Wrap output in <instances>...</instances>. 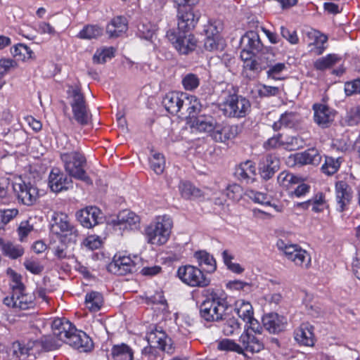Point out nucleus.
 <instances>
[{
	"instance_id": "1",
	"label": "nucleus",
	"mask_w": 360,
	"mask_h": 360,
	"mask_svg": "<svg viewBox=\"0 0 360 360\" xmlns=\"http://www.w3.org/2000/svg\"><path fill=\"white\" fill-rule=\"evenodd\" d=\"M205 299L200 305V315L207 321H215L222 319L228 308L226 294L222 290L207 289Z\"/></svg>"
},
{
	"instance_id": "2",
	"label": "nucleus",
	"mask_w": 360,
	"mask_h": 360,
	"mask_svg": "<svg viewBox=\"0 0 360 360\" xmlns=\"http://www.w3.org/2000/svg\"><path fill=\"white\" fill-rule=\"evenodd\" d=\"M172 228L173 220L170 216H156L144 229L145 240L149 245L162 246L169 240Z\"/></svg>"
},
{
	"instance_id": "3",
	"label": "nucleus",
	"mask_w": 360,
	"mask_h": 360,
	"mask_svg": "<svg viewBox=\"0 0 360 360\" xmlns=\"http://www.w3.org/2000/svg\"><path fill=\"white\" fill-rule=\"evenodd\" d=\"M63 342L57 338L53 334L51 336L45 337L41 342L29 341L26 344H22L19 342L13 344L14 354L19 357L22 356H34L39 354L42 349L46 350H54L59 348Z\"/></svg>"
},
{
	"instance_id": "4",
	"label": "nucleus",
	"mask_w": 360,
	"mask_h": 360,
	"mask_svg": "<svg viewBox=\"0 0 360 360\" xmlns=\"http://www.w3.org/2000/svg\"><path fill=\"white\" fill-rule=\"evenodd\" d=\"M60 159L64 164L66 172L72 177L81 180L86 184H92V181L86 174L84 167L86 158L78 151L61 153Z\"/></svg>"
},
{
	"instance_id": "5",
	"label": "nucleus",
	"mask_w": 360,
	"mask_h": 360,
	"mask_svg": "<svg viewBox=\"0 0 360 360\" xmlns=\"http://www.w3.org/2000/svg\"><path fill=\"white\" fill-rule=\"evenodd\" d=\"M278 250L285 258L292 262L296 266L307 269L310 267L311 259L310 254L297 244L286 243L283 240L276 243Z\"/></svg>"
},
{
	"instance_id": "6",
	"label": "nucleus",
	"mask_w": 360,
	"mask_h": 360,
	"mask_svg": "<svg viewBox=\"0 0 360 360\" xmlns=\"http://www.w3.org/2000/svg\"><path fill=\"white\" fill-rule=\"evenodd\" d=\"M251 109L248 99L237 94L229 95L221 104L224 114L232 117H245Z\"/></svg>"
},
{
	"instance_id": "7",
	"label": "nucleus",
	"mask_w": 360,
	"mask_h": 360,
	"mask_svg": "<svg viewBox=\"0 0 360 360\" xmlns=\"http://www.w3.org/2000/svg\"><path fill=\"white\" fill-rule=\"evenodd\" d=\"M67 93L70 99V105L75 119L82 125L86 124L90 116L80 88L78 86H70Z\"/></svg>"
},
{
	"instance_id": "8",
	"label": "nucleus",
	"mask_w": 360,
	"mask_h": 360,
	"mask_svg": "<svg viewBox=\"0 0 360 360\" xmlns=\"http://www.w3.org/2000/svg\"><path fill=\"white\" fill-rule=\"evenodd\" d=\"M177 276L181 282L190 287L204 288L210 283V279L200 269L192 265L179 267Z\"/></svg>"
},
{
	"instance_id": "9",
	"label": "nucleus",
	"mask_w": 360,
	"mask_h": 360,
	"mask_svg": "<svg viewBox=\"0 0 360 360\" xmlns=\"http://www.w3.org/2000/svg\"><path fill=\"white\" fill-rule=\"evenodd\" d=\"M235 311L238 316L245 323V327L250 328L252 332L260 335L262 326L254 317V311L250 302L238 300L235 302Z\"/></svg>"
},
{
	"instance_id": "10",
	"label": "nucleus",
	"mask_w": 360,
	"mask_h": 360,
	"mask_svg": "<svg viewBox=\"0 0 360 360\" xmlns=\"http://www.w3.org/2000/svg\"><path fill=\"white\" fill-rule=\"evenodd\" d=\"M188 31H169L167 36L174 48L181 54H188L197 46V39L194 35L188 34Z\"/></svg>"
},
{
	"instance_id": "11",
	"label": "nucleus",
	"mask_w": 360,
	"mask_h": 360,
	"mask_svg": "<svg viewBox=\"0 0 360 360\" xmlns=\"http://www.w3.org/2000/svg\"><path fill=\"white\" fill-rule=\"evenodd\" d=\"M186 123L192 131L209 133L212 136L217 122L214 117L210 115H200L187 118Z\"/></svg>"
},
{
	"instance_id": "12",
	"label": "nucleus",
	"mask_w": 360,
	"mask_h": 360,
	"mask_svg": "<svg viewBox=\"0 0 360 360\" xmlns=\"http://www.w3.org/2000/svg\"><path fill=\"white\" fill-rule=\"evenodd\" d=\"M251 331L250 328L245 327L244 332L239 338L238 341L242 349V354H245V352L258 353L264 347L263 342L256 336L257 333H255L254 335Z\"/></svg>"
},
{
	"instance_id": "13",
	"label": "nucleus",
	"mask_w": 360,
	"mask_h": 360,
	"mask_svg": "<svg viewBox=\"0 0 360 360\" xmlns=\"http://www.w3.org/2000/svg\"><path fill=\"white\" fill-rule=\"evenodd\" d=\"M76 216L82 226L91 229L99 224L102 212L97 207L89 206L78 211Z\"/></svg>"
},
{
	"instance_id": "14",
	"label": "nucleus",
	"mask_w": 360,
	"mask_h": 360,
	"mask_svg": "<svg viewBox=\"0 0 360 360\" xmlns=\"http://www.w3.org/2000/svg\"><path fill=\"white\" fill-rule=\"evenodd\" d=\"M141 219L135 212L130 210H122L113 221V225L117 226L119 229L123 231H135L140 227Z\"/></svg>"
},
{
	"instance_id": "15",
	"label": "nucleus",
	"mask_w": 360,
	"mask_h": 360,
	"mask_svg": "<svg viewBox=\"0 0 360 360\" xmlns=\"http://www.w3.org/2000/svg\"><path fill=\"white\" fill-rule=\"evenodd\" d=\"M314 120L319 127L326 128L333 122L336 112L328 105L322 103L313 105Z\"/></svg>"
},
{
	"instance_id": "16",
	"label": "nucleus",
	"mask_w": 360,
	"mask_h": 360,
	"mask_svg": "<svg viewBox=\"0 0 360 360\" xmlns=\"http://www.w3.org/2000/svg\"><path fill=\"white\" fill-rule=\"evenodd\" d=\"M13 189L17 193L18 198L25 205H34L38 198V189L30 184L19 183L13 186Z\"/></svg>"
},
{
	"instance_id": "17",
	"label": "nucleus",
	"mask_w": 360,
	"mask_h": 360,
	"mask_svg": "<svg viewBox=\"0 0 360 360\" xmlns=\"http://www.w3.org/2000/svg\"><path fill=\"white\" fill-rule=\"evenodd\" d=\"M335 188L337 210L342 212L348 209L352 199V190L347 183L343 181H338Z\"/></svg>"
},
{
	"instance_id": "18",
	"label": "nucleus",
	"mask_w": 360,
	"mask_h": 360,
	"mask_svg": "<svg viewBox=\"0 0 360 360\" xmlns=\"http://www.w3.org/2000/svg\"><path fill=\"white\" fill-rule=\"evenodd\" d=\"M136 262L130 256L122 254L115 255L109 265V271L120 275L131 273L135 269Z\"/></svg>"
},
{
	"instance_id": "19",
	"label": "nucleus",
	"mask_w": 360,
	"mask_h": 360,
	"mask_svg": "<svg viewBox=\"0 0 360 360\" xmlns=\"http://www.w3.org/2000/svg\"><path fill=\"white\" fill-rule=\"evenodd\" d=\"M4 303L13 308L19 309H28L34 306L33 296L24 292V289L15 291L11 297H6Z\"/></svg>"
},
{
	"instance_id": "20",
	"label": "nucleus",
	"mask_w": 360,
	"mask_h": 360,
	"mask_svg": "<svg viewBox=\"0 0 360 360\" xmlns=\"http://www.w3.org/2000/svg\"><path fill=\"white\" fill-rule=\"evenodd\" d=\"M294 338L300 345L313 347L316 341L314 326L308 322L301 323L294 331Z\"/></svg>"
},
{
	"instance_id": "21",
	"label": "nucleus",
	"mask_w": 360,
	"mask_h": 360,
	"mask_svg": "<svg viewBox=\"0 0 360 360\" xmlns=\"http://www.w3.org/2000/svg\"><path fill=\"white\" fill-rule=\"evenodd\" d=\"M65 343L81 352H89L93 347L91 338L84 332L79 330L76 328L68 339H66Z\"/></svg>"
},
{
	"instance_id": "22",
	"label": "nucleus",
	"mask_w": 360,
	"mask_h": 360,
	"mask_svg": "<svg viewBox=\"0 0 360 360\" xmlns=\"http://www.w3.org/2000/svg\"><path fill=\"white\" fill-rule=\"evenodd\" d=\"M148 342L157 347L167 353H172L174 351L172 339L161 329L155 328L148 334Z\"/></svg>"
},
{
	"instance_id": "23",
	"label": "nucleus",
	"mask_w": 360,
	"mask_h": 360,
	"mask_svg": "<svg viewBox=\"0 0 360 360\" xmlns=\"http://www.w3.org/2000/svg\"><path fill=\"white\" fill-rule=\"evenodd\" d=\"M74 228L68 214L56 212L51 217V231L57 235L67 236L72 233Z\"/></svg>"
},
{
	"instance_id": "24",
	"label": "nucleus",
	"mask_w": 360,
	"mask_h": 360,
	"mask_svg": "<svg viewBox=\"0 0 360 360\" xmlns=\"http://www.w3.org/2000/svg\"><path fill=\"white\" fill-rule=\"evenodd\" d=\"M72 180L59 169L53 168L49 176V186L53 192L58 193L72 186Z\"/></svg>"
},
{
	"instance_id": "25",
	"label": "nucleus",
	"mask_w": 360,
	"mask_h": 360,
	"mask_svg": "<svg viewBox=\"0 0 360 360\" xmlns=\"http://www.w3.org/2000/svg\"><path fill=\"white\" fill-rule=\"evenodd\" d=\"M309 41L308 43L309 51L316 56L321 55L326 49L328 37L319 31L311 30L307 33Z\"/></svg>"
},
{
	"instance_id": "26",
	"label": "nucleus",
	"mask_w": 360,
	"mask_h": 360,
	"mask_svg": "<svg viewBox=\"0 0 360 360\" xmlns=\"http://www.w3.org/2000/svg\"><path fill=\"white\" fill-rule=\"evenodd\" d=\"M75 327L66 319L57 318L52 323V331L54 336L61 340L64 343L70 334L74 332Z\"/></svg>"
},
{
	"instance_id": "27",
	"label": "nucleus",
	"mask_w": 360,
	"mask_h": 360,
	"mask_svg": "<svg viewBox=\"0 0 360 360\" xmlns=\"http://www.w3.org/2000/svg\"><path fill=\"white\" fill-rule=\"evenodd\" d=\"M241 44L244 46L242 52L245 51L246 55L255 54L262 48L259 34L255 31L247 32L240 39Z\"/></svg>"
},
{
	"instance_id": "28",
	"label": "nucleus",
	"mask_w": 360,
	"mask_h": 360,
	"mask_svg": "<svg viewBox=\"0 0 360 360\" xmlns=\"http://www.w3.org/2000/svg\"><path fill=\"white\" fill-rule=\"evenodd\" d=\"M264 327L271 333H277L285 327L287 323L286 319L276 313H269L264 315L262 318Z\"/></svg>"
},
{
	"instance_id": "29",
	"label": "nucleus",
	"mask_w": 360,
	"mask_h": 360,
	"mask_svg": "<svg viewBox=\"0 0 360 360\" xmlns=\"http://www.w3.org/2000/svg\"><path fill=\"white\" fill-rule=\"evenodd\" d=\"M184 98H186V93L171 91L165 95L162 103L168 112L176 114L183 108Z\"/></svg>"
},
{
	"instance_id": "30",
	"label": "nucleus",
	"mask_w": 360,
	"mask_h": 360,
	"mask_svg": "<svg viewBox=\"0 0 360 360\" xmlns=\"http://www.w3.org/2000/svg\"><path fill=\"white\" fill-rule=\"evenodd\" d=\"M238 134V127L217 123L212 137L218 142H225L234 139Z\"/></svg>"
},
{
	"instance_id": "31",
	"label": "nucleus",
	"mask_w": 360,
	"mask_h": 360,
	"mask_svg": "<svg viewBox=\"0 0 360 360\" xmlns=\"http://www.w3.org/2000/svg\"><path fill=\"white\" fill-rule=\"evenodd\" d=\"M278 168V160L271 155L263 158L259 165L260 175L264 179H270Z\"/></svg>"
},
{
	"instance_id": "32",
	"label": "nucleus",
	"mask_w": 360,
	"mask_h": 360,
	"mask_svg": "<svg viewBox=\"0 0 360 360\" xmlns=\"http://www.w3.org/2000/svg\"><path fill=\"white\" fill-rule=\"evenodd\" d=\"M127 30V20L122 16L113 18L106 27V32L110 37H120L125 33Z\"/></svg>"
},
{
	"instance_id": "33",
	"label": "nucleus",
	"mask_w": 360,
	"mask_h": 360,
	"mask_svg": "<svg viewBox=\"0 0 360 360\" xmlns=\"http://www.w3.org/2000/svg\"><path fill=\"white\" fill-rule=\"evenodd\" d=\"M321 160V156L316 148H309L295 155V161L300 165H319Z\"/></svg>"
},
{
	"instance_id": "34",
	"label": "nucleus",
	"mask_w": 360,
	"mask_h": 360,
	"mask_svg": "<svg viewBox=\"0 0 360 360\" xmlns=\"http://www.w3.org/2000/svg\"><path fill=\"white\" fill-rule=\"evenodd\" d=\"M199 17L197 16L193 10L180 13L178 20V30L179 31H189L193 29L197 25Z\"/></svg>"
},
{
	"instance_id": "35",
	"label": "nucleus",
	"mask_w": 360,
	"mask_h": 360,
	"mask_svg": "<svg viewBox=\"0 0 360 360\" xmlns=\"http://www.w3.org/2000/svg\"><path fill=\"white\" fill-rule=\"evenodd\" d=\"M235 174L238 179L247 182L253 181L256 175L255 165L252 161H245L236 168Z\"/></svg>"
},
{
	"instance_id": "36",
	"label": "nucleus",
	"mask_w": 360,
	"mask_h": 360,
	"mask_svg": "<svg viewBox=\"0 0 360 360\" xmlns=\"http://www.w3.org/2000/svg\"><path fill=\"white\" fill-rule=\"evenodd\" d=\"M340 124L344 127H354L360 124V105L349 108L342 117Z\"/></svg>"
},
{
	"instance_id": "37",
	"label": "nucleus",
	"mask_w": 360,
	"mask_h": 360,
	"mask_svg": "<svg viewBox=\"0 0 360 360\" xmlns=\"http://www.w3.org/2000/svg\"><path fill=\"white\" fill-rule=\"evenodd\" d=\"M85 307L91 312H97L103 304V297L101 293L91 291L85 295Z\"/></svg>"
},
{
	"instance_id": "38",
	"label": "nucleus",
	"mask_w": 360,
	"mask_h": 360,
	"mask_svg": "<svg viewBox=\"0 0 360 360\" xmlns=\"http://www.w3.org/2000/svg\"><path fill=\"white\" fill-rule=\"evenodd\" d=\"M299 117L294 112H285L282 114L279 120L273 124V129L278 131L283 127L293 128L299 124Z\"/></svg>"
},
{
	"instance_id": "39",
	"label": "nucleus",
	"mask_w": 360,
	"mask_h": 360,
	"mask_svg": "<svg viewBox=\"0 0 360 360\" xmlns=\"http://www.w3.org/2000/svg\"><path fill=\"white\" fill-rule=\"evenodd\" d=\"M111 354L114 360H133L134 351L127 344L115 345L111 349Z\"/></svg>"
},
{
	"instance_id": "40",
	"label": "nucleus",
	"mask_w": 360,
	"mask_h": 360,
	"mask_svg": "<svg viewBox=\"0 0 360 360\" xmlns=\"http://www.w3.org/2000/svg\"><path fill=\"white\" fill-rule=\"evenodd\" d=\"M178 190L181 196L186 200L202 195L201 191L188 181L181 180L178 185Z\"/></svg>"
},
{
	"instance_id": "41",
	"label": "nucleus",
	"mask_w": 360,
	"mask_h": 360,
	"mask_svg": "<svg viewBox=\"0 0 360 360\" xmlns=\"http://www.w3.org/2000/svg\"><path fill=\"white\" fill-rule=\"evenodd\" d=\"M195 257L198 264L205 268L209 273L214 272L216 269V262L214 257L205 251H198L195 253Z\"/></svg>"
},
{
	"instance_id": "42",
	"label": "nucleus",
	"mask_w": 360,
	"mask_h": 360,
	"mask_svg": "<svg viewBox=\"0 0 360 360\" xmlns=\"http://www.w3.org/2000/svg\"><path fill=\"white\" fill-rule=\"evenodd\" d=\"M252 94L255 97L274 96L279 94V89L276 86H268L261 83L256 84L252 89Z\"/></svg>"
},
{
	"instance_id": "43",
	"label": "nucleus",
	"mask_w": 360,
	"mask_h": 360,
	"mask_svg": "<svg viewBox=\"0 0 360 360\" xmlns=\"http://www.w3.org/2000/svg\"><path fill=\"white\" fill-rule=\"evenodd\" d=\"M226 46L223 37H213L205 35L204 48L208 51H222Z\"/></svg>"
},
{
	"instance_id": "44",
	"label": "nucleus",
	"mask_w": 360,
	"mask_h": 360,
	"mask_svg": "<svg viewBox=\"0 0 360 360\" xmlns=\"http://www.w3.org/2000/svg\"><path fill=\"white\" fill-rule=\"evenodd\" d=\"M277 179L279 185L286 190L292 189L300 183V179L297 176L286 171L281 172Z\"/></svg>"
},
{
	"instance_id": "45",
	"label": "nucleus",
	"mask_w": 360,
	"mask_h": 360,
	"mask_svg": "<svg viewBox=\"0 0 360 360\" xmlns=\"http://www.w3.org/2000/svg\"><path fill=\"white\" fill-rule=\"evenodd\" d=\"M186 108V111L188 114V117L196 116L195 115L200 112L201 109V104L198 98L195 96H190L186 94V98H184L183 107Z\"/></svg>"
},
{
	"instance_id": "46",
	"label": "nucleus",
	"mask_w": 360,
	"mask_h": 360,
	"mask_svg": "<svg viewBox=\"0 0 360 360\" xmlns=\"http://www.w3.org/2000/svg\"><path fill=\"white\" fill-rule=\"evenodd\" d=\"M13 57L21 61H25L32 58L33 51L25 44H18L11 49Z\"/></svg>"
},
{
	"instance_id": "47",
	"label": "nucleus",
	"mask_w": 360,
	"mask_h": 360,
	"mask_svg": "<svg viewBox=\"0 0 360 360\" xmlns=\"http://www.w3.org/2000/svg\"><path fill=\"white\" fill-rule=\"evenodd\" d=\"M224 29V24L220 20L210 19L204 25L203 32L205 35L213 37H222L221 32Z\"/></svg>"
},
{
	"instance_id": "48",
	"label": "nucleus",
	"mask_w": 360,
	"mask_h": 360,
	"mask_svg": "<svg viewBox=\"0 0 360 360\" xmlns=\"http://www.w3.org/2000/svg\"><path fill=\"white\" fill-rule=\"evenodd\" d=\"M283 148L287 150H295L302 148L304 141L300 136L282 134Z\"/></svg>"
},
{
	"instance_id": "49",
	"label": "nucleus",
	"mask_w": 360,
	"mask_h": 360,
	"mask_svg": "<svg viewBox=\"0 0 360 360\" xmlns=\"http://www.w3.org/2000/svg\"><path fill=\"white\" fill-rule=\"evenodd\" d=\"M1 249L5 255L12 259H17L24 254V249L21 245L11 242L2 243Z\"/></svg>"
},
{
	"instance_id": "50",
	"label": "nucleus",
	"mask_w": 360,
	"mask_h": 360,
	"mask_svg": "<svg viewBox=\"0 0 360 360\" xmlns=\"http://www.w3.org/2000/svg\"><path fill=\"white\" fill-rule=\"evenodd\" d=\"M150 165L156 174L160 175L162 174L165 168V156L159 153H153L150 158Z\"/></svg>"
},
{
	"instance_id": "51",
	"label": "nucleus",
	"mask_w": 360,
	"mask_h": 360,
	"mask_svg": "<svg viewBox=\"0 0 360 360\" xmlns=\"http://www.w3.org/2000/svg\"><path fill=\"white\" fill-rule=\"evenodd\" d=\"M217 349L223 352H233L242 354V349L240 344L233 340L224 338L217 342Z\"/></svg>"
},
{
	"instance_id": "52",
	"label": "nucleus",
	"mask_w": 360,
	"mask_h": 360,
	"mask_svg": "<svg viewBox=\"0 0 360 360\" xmlns=\"http://www.w3.org/2000/svg\"><path fill=\"white\" fill-rule=\"evenodd\" d=\"M200 79L198 75L193 73H188L182 77L181 84L186 91H194L200 85Z\"/></svg>"
},
{
	"instance_id": "53",
	"label": "nucleus",
	"mask_w": 360,
	"mask_h": 360,
	"mask_svg": "<svg viewBox=\"0 0 360 360\" xmlns=\"http://www.w3.org/2000/svg\"><path fill=\"white\" fill-rule=\"evenodd\" d=\"M112 57H114V49L112 47H103L96 50L93 60L95 63H104Z\"/></svg>"
},
{
	"instance_id": "54",
	"label": "nucleus",
	"mask_w": 360,
	"mask_h": 360,
	"mask_svg": "<svg viewBox=\"0 0 360 360\" xmlns=\"http://www.w3.org/2000/svg\"><path fill=\"white\" fill-rule=\"evenodd\" d=\"M102 34V29L96 25H86L78 34L81 39H91Z\"/></svg>"
},
{
	"instance_id": "55",
	"label": "nucleus",
	"mask_w": 360,
	"mask_h": 360,
	"mask_svg": "<svg viewBox=\"0 0 360 360\" xmlns=\"http://www.w3.org/2000/svg\"><path fill=\"white\" fill-rule=\"evenodd\" d=\"M221 255L225 265L230 271L236 274H241L244 271L239 264L232 262L233 256L229 250H224Z\"/></svg>"
},
{
	"instance_id": "56",
	"label": "nucleus",
	"mask_w": 360,
	"mask_h": 360,
	"mask_svg": "<svg viewBox=\"0 0 360 360\" xmlns=\"http://www.w3.org/2000/svg\"><path fill=\"white\" fill-rule=\"evenodd\" d=\"M139 33L141 37L150 40L157 30L156 25L149 22H143L138 26Z\"/></svg>"
},
{
	"instance_id": "57",
	"label": "nucleus",
	"mask_w": 360,
	"mask_h": 360,
	"mask_svg": "<svg viewBox=\"0 0 360 360\" xmlns=\"http://www.w3.org/2000/svg\"><path fill=\"white\" fill-rule=\"evenodd\" d=\"M245 51L241 53V58L245 60L244 69L259 73L265 69V67L259 63L256 60H251V54L245 56Z\"/></svg>"
},
{
	"instance_id": "58",
	"label": "nucleus",
	"mask_w": 360,
	"mask_h": 360,
	"mask_svg": "<svg viewBox=\"0 0 360 360\" xmlns=\"http://www.w3.org/2000/svg\"><path fill=\"white\" fill-rule=\"evenodd\" d=\"M338 60V57L335 54H328L316 60L314 63V67L316 70H323L330 68Z\"/></svg>"
},
{
	"instance_id": "59",
	"label": "nucleus",
	"mask_w": 360,
	"mask_h": 360,
	"mask_svg": "<svg viewBox=\"0 0 360 360\" xmlns=\"http://www.w3.org/2000/svg\"><path fill=\"white\" fill-rule=\"evenodd\" d=\"M340 162L339 158L326 157L325 163L322 166V171L328 175L335 174L340 168Z\"/></svg>"
},
{
	"instance_id": "60",
	"label": "nucleus",
	"mask_w": 360,
	"mask_h": 360,
	"mask_svg": "<svg viewBox=\"0 0 360 360\" xmlns=\"http://www.w3.org/2000/svg\"><path fill=\"white\" fill-rule=\"evenodd\" d=\"M309 202L311 210L314 212H323L326 205L325 195L323 193H316L312 198L309 199Z\"/></svg>"
},
{
	"instance_id": "61",
	"label": "nucleus",
	"mask_w": 360,
	"mask_h": 360,
	"mask_svg": "<svg viewBox=\"0 0 360 360\" xmlns=\"http://www.w3.org/2000/svg\"><path fill=\"white\" fill-rule=\"evenodd\" d=\"M226 195L230 200L238 202L243 197V189L240 185L233 184L227 187Z\"/></svg>"
},
{
	"instance_id": "62",
	"label": "nucleus",
	"mask_w": 360,
	"mask_h": 360,
	"mask_svg": "<svg viewBox=\"0 0 360 360\" xmlns=\"http://www.w3.org/2000/svg\"><path fill=\"white\" fill-rule=\"evenodd\" d=\"M286 70L287 67L284 63H278L270 65L266 72L267 77L274 80L281 79L280 75Z\"/></svg>"
},
{
	"instance_id": "63",
	"label": "nucleus",
	"mask_w": 360,
	"mask_h": 360,
	"mask_svg": "<svg viewBox=\"0 0 360 360\" xmlns=\"http://www.w3.org/2000/svg\"><path fill=\"white\" fill-rule=\"evenodd\" d=\"M246 195L256 203L261 205H269V196L262 192L254 190H248L246 191Z\"/></svg>"
},
{
	"instance_id": "64",
	"label": "nucleus",
	"mask_w": 360,
	"mask_h": 360,
	"mask_svg": "<svg viewBox=\"0 0 360 360\" xmlns=\"http://www.w3.org/2000/svg\"><path fill=\"white\" fill-rule=\"evenodd\" d=\"M345 93L346 96H351L360 94V79H353L345 83Z\"/></svg>"
}]
</instances>
